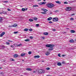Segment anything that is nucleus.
<instances>
[{"label": "nucleus", "mask_w": 76, "mask_h": 76, "mask_svg": "<svg viewBox=\"0 0 76 76\" xmlns=\"http://www.w3.org/2000/svg\"><path fill=\"white\" fill-rule=\"evenodd\" d=\"M34 58H39L40 56L39 55H36L34 56Z\"/></svg>", "instance_id": "nucleus-12"}, {"label": "nucleus", "mask_w": 76, "mask_h": 76, "mask_svg": "<svg viewBox=\"0 0 76 76\" xmlns=\"http://www.w3.org/2000/svg\"><path fill=\"white\" fill-rule=\"evenodd\" d=\"M65 33H66V32H64V33H63L64 34H65Z\"/></svg>", "instance_id": "nucleus-59"}, {"label": "nucleus", "mask_w": 76, "mask_h": 76, "mask_svg": "<svg viewBox=\"0 0 76 76\" xmlns=\"http://www.w3.org/2000/svg\"><path fill=\"white\" fill-rule=\"evenodd\" d=\"M2 13H3V14H5V15H7V13H6V12H4L3 11L2 12Z\"/></svg>", "instance_id": "nucleus-17"}, {"label": "nucleus", "mask_w": 76, "mask_h": 76, "mask_svg": "<svg viewBox=\"0 0 76 76\" xmlns=\"http://www.w3.org/2000/svg\"><path fill=\"white\" fill-rule=\"evenodd\" d=\"M7 10L8 11H11V10H10V9L8 8Z\"/></svg>", "instance_id": "nucleus-44"}, {"label": "nucleus", "mask_w": 76, "mask_h": 76, "mask_svg": "<svg viewBox=\"0 0 76 76\" xmlns=\"http://www.w3.org/2000/svg\"><path fill=\"white\" fill-rule=\"evenodd\" d=\"M52 30L53 31H56V30L55 29H52Z\"/></svg>", "instance_id": "nucleus-37"}, {"label": "nucleus", "mask_w": 76, "mask_h": 76, "mask_svg": "<svg viewBox=\"0 0 76 76\" xmlns=\"http://www.w3.org/2000/svg\"><path fill=\"white\" fill-rule=\"evenodd\" d=\"M8 41H9V42H12V41H11L10 40H8Z\"/></svg>", "instance_id": "nucleus-54"}, {"label": "nucleus", "mask_w": 76, "mask_h": 76, "mask_svg": "<svg viewBox=\"0 0 76 76\" xmlns=\"http://www.w3.org/2000/svg\"><path fill=\"white\" fill-rule=\"evenodd\" d=\"M70 20H74V18H70Z\"/></svg>", "instance_id": "nucleus-30"}, {"label": "nucleus", "mask_w": 76, "mask_h": 76, "mask_svg": "<svg viewBox=\"0 0 76 76\" xmlns=\"http://www.w3.org/2000/svg\"><path fill=\"white\" fill-rule=\"evenodd\" d=\"M30 39H33V37H32V36L30 37Z\"/></svg>", "instance_id": "nucleus-38"}, {"label": "nucleus", "mask_w": 76, "mask_h": 76, "mask_svg": "<svg viewBox=\"0 0 76 76\" xmlns=\"http://www.w3.org/2000/svg\"><path fill=\"white\" fill-rule=\"evenodd\" d=\"M3 2L4 3H7V2H8V1H3Z\"/></svg>", "instance_id": "nucleus-45"}, {"label": "nucleus", "mask_w": 76, "mask_h": 76, "mask_svg": "<svg viewBox=\"0 0 76 76\" xmlns=\"http://www.w3.org/2000/svg\"><path fill=\"white\" fill-rule=\"evenodd\" d=\"M34 20H37V19H38V18H34Z\"/></svg>", "instance_id": "nucleus-28"}, {"label": "nucleus", "mask_w": 76, "mask_h": 76, "mask_svg": "<svg viewBox=\"0 0 76 76\" xmlns=\"http://www.w3.org/2000/svg\"><path fill=\"white\" fill-rule=\"evenodd\" d=\"M11 27H13V26H9V28H11Z\"/></svg>", "instance_id": "nucleus-49"}, {"label": "nucleus", "mask_w": 76, "mask_h": 76, "mask_svg": "<svg viewBox=\"0 0 76 76\" xmlns=\"http://www.w3.org/2000/svg\"><path fill=\"white\" fill-rule=\"evenodd\" d=\"M64 4H68V2H67V1L64 2Z\"/></svg>", "instance_id": "nucleus-32"}, {"label": "nucleus", "mask_w": 76, "mask_h": 76, "mask_svg": "<svg viewBox=\"0 0 76 76\" xmlns=\"http://www.w3.org/2000/svg\"><path fill=\"white\" fill-rule=\"evenodd\" d=\"M42 4H46V2H42Z\"/></svg>", "instance_id": "nucleus-31"}, {"label": "nucleus", "mask_w": 76, "mask_h": 76, "mask_svg": "<svg viewBox=\"0 0 76 76\" xmlns=\"http://www.w3.org/2000/svg\"><path fill=\"white\" fill-rule=\"evenodd\" d=\"M17 26L18 25L17 23H15L14 25H12V27H17Z\"/></svg>", "instance_id": "nucleus-9"}, {"label": "nucleus", "mask_w": 76, "mask_h": 76, "mask_svg": "<svg viewBox=\"0 0 76 76\" xmlns=\"http://www.w3.org/2000/svg\"><path fill=\"white\" fill-rule=\"evenodd\" d=\"M46 70H50V68L48 67L46 69Z\"/></svg>", "instance_id": "nucleus-47"}, {"label": "nucleus", "mask_w": 76, "mask_h": 76, "mask_svg": "<svg viewBox=\"0 0 76 76\" xmlns=\"http://www.w3.org/2000/svg\"><path fill=\"white\" fill-rule=\"evenodd\" d=\"M1 48H2V50H3V49H4V48H5V47H4V46H2Z\"/></svg>", "instance_id": "nucleus-29"}, {"label": "nucleus", "mask_w": 76, "mask_h": 76, "mask_svg": "<svg viewBox=\"0 0 76 76\" xmlns=\"http://www.w3.org/2000/svg\"><path fill=\"white\" fill-rule=\"evenodd\" d=\"M18 33H19V32L15 31V32H14V34H18Z\"/></svg>", "instance_id": "nucleus-25"}, {"label": "nucleus", "mask_w": 76, "mask_h": 76, "mask_svg": "<svg viewBox=\"0 0 76 76\" xmlns=\"http://www.w3.org/2000/svg\"><path fill=\"white\" fill-rule=\"evenodd\" d=\"M42 10H43V11H44V12H47V11H48L46 9H44V8L42 9Z\"/></svg>", "instance_id": "nucleus-8"}, {"label": "nucleus", "mask_w": 76, "mask_h": 76, "mask_svg": "<svg viewBox=\"0 0 76 76\" xmlns=\"http://www.w3.org/2000/svg\"><path fill=\"white\" fill-rule=\"evenodd\" d=\"M12 61H15V60H14V59H12Z\"/></svg>", "instance_id": "nucleus-52"}, {"label": "nucleus", "mask_w": 76, "mask_h": 76, "mask_svg": "<svg viewBox=\"0 0 76 76\" xmlns=\"http://www.w3.org/2000/svg\"><path fill=\"white\" fill-rule=\"evenodd\" d=\"M29 21H30V22H33V21H34V20L32 19H29Z\"/></svg>", "instance_id": "nucleus-24"}, {"label": "nucleus", "mask_w": 76, "mask_h": 76, "mask_svg": "<svg viewBox=\"0 0 76 76\" xmlns=\"http://www.w3.org/2000/svg\"><path fill=\"white\" fill-rule=\"evenodd\" d=\"M48 76H51V75H47Z\"/></svg>", "instance_id": "nucleus-61"}, {"label": "nucleus", "mask_w": 76, "mask_h": 76, "mask_svg": "<svg viewBox=\"0 0 76 76\" xmlns=\"http://www.w3.org/2000/svg\"><path fill=\"white\" fill-rule=\"evenodd\" d=\"M46 47H48V48H49V50H50L51 51L54 49L53 47H54V45L52 44H47L46 45Z\"/></svg>", "instance_id": "nucleus-1"}, {"label": "nucleus", "mask_w": 76, "mask_h": 76, "mask_svg": "<svg viewBox=\"0 0 76 76\" xmlns=\"http://www.w3.org/2000/svg\"><path fill=\"white\" fill-rule=\"evenodd\" d=\"M26 70L28 71H31V70H32V69L30 68H27L26 69Z\"/></svg>", "instance_id": "nucleus-10"}, {"label": "nucleus", "mask_w": 76, "mask_h": 76, "mask_svg": "<svg viewBox=\"0 0 76 76\" xmlns=\"http://www.w3.org/2000/svg\"><path fill=\"white\" fill-rule=\"evenodd\" d=\"M56 3H58V4H60L61 3V2L60 1H56Z\"/></svg>", "instance_id": "nucleus-23"}, {"label": "nucleus", "mask_w": 76, "mask_h": 76, "mask_svg": "<svg viewBox=\"0 0 76 76\" xmlns=\"http://www.w3.org/2000/svg\"><path fill=\"white\" fill-rule=\"evenodd\" d=\"M21 10L23 12H24V11H26V10H28V8H26V9H25L23 8Z\"/></svg>", "instance_id": "nucleus-7"}, {"label": "nucleus", "mask_w": 76, "mask_h": 76, "mask_svg": "<svg viewBox=\"0 0 76 76\" xmlns=\"http://www.w3.org/2000/svg\"><path fill=\"white\" fill-rule=\"evenodd\" d=\"M62 56H63V57H64V56H65V55H62Z\"/></svg>", "instance_id": "nucleus-53"}, {"label": "nucleus", "mask_w": 76, "mask_h": 76, "mask_svg": "<svg viewBox=\"0 0 76 76\" xmlns=\"http://www.w3.org/2000/svg\"><path fill=\"white\" fill-rule=\"evenodd\" d=\"M42 2H40L39 3V4H40V5H42Z\"/></svg>", "instance_id": "nucleus-42"}, {"label": "nucleus", "mask_w": 76, "mask_h": 76, "mask_svg": "<svg viewBox=\"0 0 76 76\" xmlns=\"http://www.w3.org/2000/svg\"><path fill=\"white\" fill-rule=\"evenodd\" d=\"M24 61L23 60H22V61Z\"/></svg>", "instance_id": "nucleus-62"}, {"label": "nucleus", "mask_w": 76, "mask_h": 76, "mask_svg": "<svg viewBox=\"0 0 76 76\" xmlns=\"http://www.w3.org/2000/svg\"><path fill=\"white\" fill-rule=\"evenodd\" d=\"M0 14H2V12H0Z\"/></svg>", "instance_id": "nucleus-56"}, {"label": "nucleus", "mask_w": 76, "mask_h": 76, "mask_svg": "<svg viewBox=\"0 0 76 76\" xmlns=\"http://www.w3.org/2000/svg\"><path fill=\"white\" fill-rule=\"evenodd\" d=\"M41 13H42V14H46V13L45 12H42Z\"/></svg>", "instance_id": "nucleus-41"}, {"label": "nucleus", "mask_w": 76, "mask_h": 76, "mask_svg": "<svg viewBox=\"0 0 76 76\" xmlns=\"http://www.w3.org/2000/svg\"><path fill=\"white\" fill-rule=\"evenodd\" d=\"M19 56L17 54H15L14 55V57L16 58L18 57Z\"/></svg>", "instance_id": "nucleus-11"}, {"label": "nucleus", "mask_w": 76, "mask_h": 76, "mask_svg": "<svg viewBox=\"0 0 76 76\" xmlns=\"http://www.w3.org/2000/svg\"><path fill=\"white\" fill-rule=\"evenodd\" d=\"M75 1H71V3H74Z\"/></svg>", "instance_id": "nucleus-39"}, {"label": "nucleus", "mask_w": 76, "mask_h": 76, "mask_svg": "<svg viewBox=\"0 0 76 76\" xmlns=\"http://www.w3.org/2000/svg\"><path fill=\"white\" fill-rule=\"evenodd\" d=\"M38 1H41V0H37Z\"/></svg>", "instance_id": "nucleus-60"}, {"label": "nucleus", "mask_w": 76, "mask_h": 76, "mask_svg": "<svg viewBox=\"0 0 76 76\" xmlns=\"http://www.w3.org/2000/svg\"><path fill=\"white\" fill-rule=\"evenodd\" d=\"M62 64H65V62H62Z\"/></svg>", "instance_id": "nucleus-50"}, {"label": "nucleus", "mask_w": 76, "mask_h": 76, "mask_svg": "<svg viewBox=\"0 0 76 76\" xmlns=\"http://www.w3.org/2000/svg\"><path fill=\"white\" fill-rule=\"evenodd\" d=\"M39 73H43L45 72L44 70L40 69L39 70Z\"/></svg>", "instance_id": "nucleus-5"}, {"label": "nucleus", "mask_w": 76, "mask_h": 76, "mask_svg": "<svg viewBox=\"0 0 76 76\" xmlns=\"http://www.w3.org/2000/svg\"><path fill=\"white\" fill-rule=\"evenodd\" d=\"M13 47V45H11V47Z\"/></svg>", "instance_id": "nucleus-57"}, {"label": "nucleus", "mask_w": 76, "mask_h": 76, "mask_svg": "<svg viewBox=\"0 0 76 76\" xmlns=\"http://www.w3.org/2000/svg\"><path fill=\"white\" fill-rule=\"evenodd\" d=\"M25 55V53H22L21 55V56H24Z\"/></svg>", "instance_id": "nucleus-21"}, {"label": "nucleus", "mask_w": 76, "mask_h": 76, "mask_svg": "<svg viewBox=\"0 0 76 76\" xmlns=\"http://www.w3.org/2000/svg\"><path fill=\"white\" fill-rule=\"evenodd\" d=\"M24 41H26V42H27V41H30V40H29V39H27L24 40Z\"/></svg>", "instance_id": "nucleus-19"}, {"label": "nucleus", "mask_w": 76, "mask_h": 76, "mask_svg": "<svg viewBox=\"0 0 76 76\" xmlns=\"http://www.w3.org/2000/svg\"><path fill=\"white\" fill-rule=\"evenodd\" d=\"M38 6L37 5H34L33 6V7H38Z\"/></svg>", "instance_id": "nucleus-35"}, {"label": "nucleus", "mask_w": 76, "mask_h": 76, "mask_svg": "<svg viewBox=\"0 0 76 76\" xmlns=\"http://www.w3.org/2000/svg\"><path fill=\"white\" fill-rule=\"evenodd\" d=\"M52 19V18L49 17L48 19V20H51Z\"/></svg>", "instance_id": "nucleus-18"}, {"label": "nucleus", "mask_w": 76, "mask_h": 76, "mask_svg": "<svg viewBox=\"0 0 76 76\" xmlns=\"http://www.w3.org/2000/svg\"><path fill=\"white\" fill-rule=\"evenodd\" d=\"M6 44L7 45H9V44H10V43H9V42H6Z\"/></svg>", "instance_id": "nucleus-27"}, {"label": "nucleus", "mask_w": 76, "mask_h": 76, "mask_svg": "<svg viewBox=\"0 0 76 76\" xmlns=\"http://www.w3.org/2000/svg\"><path fill=\"white\" fill-rule=\"evenodd\" d=\"M22 44H20L18 45H17V46H19V47H20V46H22Z\"/></svg>", "instance_id": "nucleus-34"}, {"label": "nucleus", "mask_w": 76, "mask_h": 76, "mask_svg": "<svg viewBox=\"0 0 76 76\" xmlns=\"http://www.w3.org/2000/svg\"><path fill=\"white\" fill-rule=\"evenodd\" d=\"M70 32H71V33H75V31L74 30H72L70 31Z\"/></svg>", "instance_id": "nucleus-16"}, {"label": "nucleus", "mask_w": 76, "mask_h": 76, "mask_svg": "<svg viewBox=\"0 0 76 76\" xmlns=\"http://www.w3.org/2000/svg\"><path fill=\"white\" fill-rule=\"evenodd\" d=\"M75 15V14H72L71 15V16H73V15Z\"/></svg>", "instance_id": "nucleus-48"}, {"label": "nucleus", "mask_w": 76, "mask_h": 76, "mask_svg": "<svg viewBox=\"0 0 76 76\" xmlns=\"http://www.w3.org/2000/svg\"><path fill=\"white\" fill-rule=\"evenodd\" d=\"M28 30H29V29H25L24 30V31H28Z\"/></svg>", "instance_id": "nucleus-26"}, {"label": "nucleus", "mask_w": 76, "mask_h": 76, "mask_svg": "<svg viewBox=\"0 0 76 76\" xmlns=\"http://www.w3.org/2000/svg\"><path fill=\"white\" fill-rule=\"evenodd\" d=\"M49 23H53L52 22H51V21H50L49 22Z\"/></svg>", "instance_id": "nucleus-43"}, {"label": "nucleus", "mask_w": 76, "mask_h": 76, "mask_svg": "<svg viewBox=\"0 0 76 76\" xmlns=\"http://www.w3.org/2000/svg\"><path fill=\"white\" fill-rule=\"evenodd\" d=\"M28 54H32V52L31 51H29L28 52Z\"/></svg>", "instance_id": "nucleus-33"}, {"label": "nucleus", "mask_w": 76, "mask_h": 76, "mask_svg": "<svg viewBox=\"0 0 76 76\" xmlns=\"http://www.w3.org/2000/svg\"><path fill=\"white\" fill-rule=\"evenodd\" d=\"M3 20V18L2 17H0V22H1Z\"/></svg>", "instance_id": "nucleus-20"}, {"label": "nucleus", "mask_w": 76, "mask_h": 76, "mask_svg": "<svg viewBox=\"0 0 76 76\" xmlns=\"http://www.w3.org/2000/svg\"><path fill=\"white\" fill-rule=\"evenodd\" d=\"M70 42H75L74 41V40L73 39H71L69 40Z\"/></svg>", "instance_id": "nucleus-15"}, {"label": "nucleus", "mask_w": 76, "mask_h": 76, "mask_svg": "<svg viewBox=\"0 0 76 76\" xmlns=\"http://www.w3.org/2000/svg\"><path fill=\"white\" fill-rule=\"evenodd\" d=\"M42 62H44V61H42Z\"/></svg>", "instance_id": "nucleus-63"}, {"label": "nucleus", "mask_w": 76, "mask_h": 76, "mask_svg": "<svg viewBox=\"0 0 76 76\" xmlns=\"http://www.w3.org/2000/svg\"><path fill=\"white\" fill-rule=\"evenodd\" d=\"M42 38L43 39H45V37H42Z\"/></svg>", "instance_id": "nucleus-51"}, {"label": "nucleus", "mask_w": 76, "mask_h": 76, "mask_svg": "<svg viewBox=\"0 0 76 76\" xmlns=\"http://www.w3.org/2000/svg\"><path fill=\"white\" fill-rule=\"evenodd\" d=\"M46 6L48 7H49V8H51L52 7H54V4H53L52 3H48L46 4Z\"/></svg>", "instance_id": "nucleus-2"}, {"label": "nucleus", "mask_w": 76, "mask_h": 76, "mask_svg": "<svg viewBox=\"0 0 76 76\" xmlns=\"http://www.w3.org/2000/svg\"><path fill=\"white\" fill-rule=\"evenodd\" d=\"M43 1H45L46 0H43Z\"/></svg>", "instance_id": "nucleus-58"}, {"label": "nucleus", "mask_w": 76, "mask_h": 76, "mask_svg": "<svg viewBox=\"0 0 76 76\" xmlns=\"http://www.w3.org/2000/svg\"><path fill=\"white\" fill-rule=\"evenodd\" d=\"M4 34H5V32H3L0 34V37H3V35H4Z\"/></svg>", "instance_id": "nucleus-6"}, {"label": "nucleus", "mask_w": 76, "mask_h": 76, "mask_svg": "<svg viewBox=\"0 0 76 76\" xmlns=\"http://www.w3.org/2000/svg\"><path fill=\"white\" fill-rule=\"evenodd\" d=\"M49 54H50V53H49L48 52H46V56H48V55H49Z\"/></svg>", "instance_id": "nucleus-22"}, {"label": "nucleus", "mask_w": 76, "mask_h": 76, "mask_svg": "<svg viewBox=\"0 0 76 76\" xmlns=\"http://www.w3.org/2000/svg\"><path fill=\"white\" fill-rule=\"evenodd\" d=\"M36 72H35V71H34L33 72V73H36Z\"/></svg>", "instance_id": "nucleus-55"}, {"label": "nucleus", "mask_w": 76, "mask_h": 76, "mask_svg": "<svg viewBox=\"0 0 76 76\" xmlns=\"http://www.w3.org/2000/svg\"><path fill=\"white\" fill-rule=\"evenodd\" d=\"M36 26H37V27H38V26H39V24H37L36 25Z\"/></svg>", "instance_id": "nucleus-36"}, {"label": "nucleus", "mask_w": 76, "mask_h": 76, "mask_svg": "<svg viewBox=\"0 0 76 76\" xmlns=\"http://www.w3.org/2000/svg\"><path fill=\"white\" fill-rule=\"evenodd\" d=\"M53 22H57L58 20V19L57 18H53Z\"/></svg>", "instance_id": "nucleus-3"}, {"label": "nucleus", "mask_w": 76, "mask_h": 76, "mask_svg": "<svg viewBox=\"0 0 76 76\" xmlns=\"http://www.w3.org/2000/svg\"><path fill=\"white\" fill-rule=\"evenodd\" d=\"M66 29H69V28H66Z\"/></svg>", "instance_id": "nucleus-64"}, {"label": "nucleus", "mask_w": 76, "mask_h": 76, "mask_svg": "<svg viewBox=\"0 0 76 76\" xmlns=\"http://www.w3.org/2000/svg\"><path fill=\"white\" fill-rule=\"evenodd\" d=\"M43 34L44 35H48V33L47 32H44L43 33Z\"/></svg>", "instance_id": "nucleus-13"}, {"label": "nucleus", "mask_w": 76, "mask_h": 76, "mask_svg": "<svg viewBox=\"0 0 76 76\" xmlns=\"http://www.w3.org/2000/svg\"><path fill=\"white\" fill-rule=\"evenodd\" d=\"M29 31H33V30H32V29H29Z\"/></svg>", "instance_id": "nucleus-40"}, {"label": "nucleus", "mask_w": 76, "mask_h": 76, "mask_svg": "<svg viewBox=\"0 0 76 76\" xmlns=\"http://www.w3.org/2000/svg\"><path fill=\"white\" fill-rule=\"evenodd\" d=\"M57 65H58V66H61V63H60V62H59L57 64Z\"/></svg>", "instance_id": "nucleus-14"}, {"label": "nucleus", "mask_w": 76, "mask_h": 76, "mask_svg": "<svg viewBox=\"0 0 76 76\" xmlns=\"http://www.w3.org/2000/svg\"><path fill=\"white\" fill-rule=\"evenodd\" d=\"M71 9H72V8L70 7H67L66 9V10L68 12L70 11V10H71Z\"/></svg>", "instance_id": "nucleus-4"}, {"label": "nucleus", "mask_w": 76, "mask_h": 76, "mask_svg": "<svg viewBox=\"0 0 76 76\" xmlns=\"http://www.w3.org/2000/svg\"><path fill=\"white\" fill-rule=\"evenodd\" d=\"M61 54L60 53H59L58 54V56H59V57H61V56H60Z\"/></svg>", "instance_id": "nucleus-46"}]
</instances>
